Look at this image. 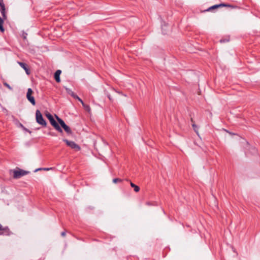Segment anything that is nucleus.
<instances>
[{
  "instance_id": "nucleus-1",
  "label": "nucleus",
  "mask_w": 260,
  "mask_h": 260,
  "mask_svg": "<svg viewBox=\"0 0 260 260\" xmlns=\"http://www.w3.org/2000/svg\"><path fill=\"white\" fill-rule=\"evenodd\" d=\"M45 115L47 118L49 119L51 124L55 128V129L58 132L62 133V129L59 126L57 122L55 120L52 115L49 113H47Z\"/></svg>"
},
{
  "instance_id": "nucleus-2",
  "label": "nucleus",
  "mask_w": 260,
  "mask_h": 260,
  "mask_svg": "<svg viewBox=\"0 0 260 260\" xmlns=\"http://www.w3.org/2000/svg\"><path fill=\"white\" fill-rule=\"evenodd\" d=\"M36 119L37 122L39 124L41 125L43 127L46 126L47 122L43 118V116L39 110H37L36 111Z\"/></svg>"
},
{
  "instance_id": "nucleus-3",
  "label": "nucleus",
  "mask_w": 260,
  "mask_h": 260,
  "mask_svg": "<svg viewBox=\"0 0 260 260\" xmlns=\"http://www.w3.org/2000/svg\"><path fill=\"white\" fill-rule=\"evenodd\" d=\"M55 116L57 121L60 124L61 126L64 129L66 132L69 135L71 134L72 132L70 127L65 123L62 119L58 117L57 115H55Z\"/></svg>"
},
{
  "instance_id": "nucleus-4",
  "label": "nucleus",
  "mask_w": 260,
  "mask_h": 260,
  "mask_svg": "<svg viewBox=\"0 0 260 260\" xmlns=\"http://www.w3.org/2000/svg\"><path fill=\"white\" fill-rule=\"evenodd\" d=\"M29 172L20 169H18V170H13V178L14 179H18L21 178V177L25 176L28 174Z\"/></svg>"
},
{
  "instance_id": "nucleus-5",
  "label": "nucleus",
  "mask_w": 260,
  "mask_h": 260,
  "mask_svg": "<svg viewBox=\"0 0 260 260\" xmlns=\"http://www.w3.org/2000/svg\"><path fill=\"white\" fill-rule=\"evenodd\" d=\"M223 7L231 8H232V9L237 8V7L236 6H233V5H230V4L221 3L220 4L215 5H214V6H212L209 7L208 9H207L206 10V11H210L212 10H213V9H217L218 8Z\"/></svg>"
},
{
  "instance_id": "nucleus-6",
  "label": "nucleus",
  "mask_w": 260,
  "mask_h": 260,
  "mask_svg": "<svg viewBox=\"0 0 260 260\" xmlns=\"http://www.w3.org/2000/svg\"><path fill=\"white\" fill-rule=\"evenodd\" d=\"M63 141L68 146L70 147L72 149L77 151H79L81 149L80 147L73 141H70L67 139H63Z\"/></svg>"
},
{
  "instance_id": "nucleus-7",
  "label": "nucleus",
  "mask_w": 260,
  "mask_h": 260,
  "mask_svg": "<svg viewBox=\"0 0 260 260\" xmlns=\"http://www.w3.org/2000/svg\"><path fill=\"white\" fill-rule=\"evenodd\" d=\"M33 93V91L31 88H28L27 89V92L26 93V98L27 100L31 103L32 105H36V101L35 98L33 96H32V94Z\"/></svg>"
},
{
  "instance_id": "nucleus-8",
  "label": "nucleus",
  "mask_w": 260,
  "mask_h": 260,
  "mask_svg": "<svg viewBox=\"0 0 260 260\" xmlns=\"http://www.w3.org/2000/svg\"><path fill=\"white\" fill-rule=\"evenodd\" d=\"M0 12L2 14V15L4 19H6L7 16H6V8H5V5L4 2V0H0Z\"/></svg>"
},
{
  "instance_id": "nucleus-9",
  "label": "nucleus",
  "mask_w": 260,
  "mask_h": 260,
  "mask_svg": "<svg viewBox=\"0 0 260 260\" xmlns=\"http://www.w3.org/2000/svg\"><path fill=\"white\" fill-rule=\"evenodd\" d=\"M10 233V230L8 228H3V226L0 224V234L9 235Z\"/></svg>"
},
{
  "instance_id": "nucleus-10",
  "label": "nucleus",
  "mask_w": 260,
  "mask_h": 260,
  "mask_svg": "<svg viewBox=\"0 0 260 260\" xmlns=\"http://www.w3.org/2000/svg\"><path fill=\"white\" fill-rule=\"evenodd\" d=\"M18 63L22 68H23L25 70L26 73L27 75H29L30 74L29 70L26 63L19 61L18 62Z\"/></svg>"
},
{
  "instance_id": "nucleus-11",
  "label": "nucleus",
  "mask_w": 260,
  "mask_h": 260,
  "mask_svg": "<svg viewBox=\"0 0 260 260\" xmlns=\"http://www.w3.org/2000/svg\"><path fill=\"white\" fill-rule=\"evenodd\" d=\"M61 73V71L59 70H57L55 73H54V77L55 80V81L57 83H59L60 82V75Z\"/></svg>"
},
{
  "instance_id": "nucleus-12",
  "label": "nucleus",
  "mask_w": 260,
  "mask_h": 260,
  "mask_svg": "<svg viewBox=\"0 0 260 260\" xmlns=\"http://www.w3.org/2000/svg\"><path fill=\"white\" fill-rule=\"evenodd\" d=\"M70 95L75 99L78 100L81 103H83V101L81 99H80L76 93L72 91L71 93H70Z\"/></svg>"
},
{
  "instance_id": "nucleus-13",
  "label": "nucleus",
  "mask_w": 260,
  "mask_h": 260,
  "mask_svg": "<svg viewBox=\"0 0 260 260\" xmlns=\"http://www.w3.org/2000/svg\"><path fill=\"white\" fill-rule=\"evenodd\" d=\"M81 104L86 111H87L88 112H90L91 109L89 105L85 104L83 102V103H81Z\"/></svg>"
},
{
  "instance_id": "nucleus-14",
  "label": "nucleus",
  "mask_w": 260,
  "mask_h": 260,
  "mask_svg": "<svg viewBox=\"0 0 260 260\" xmlns=\"http://www.w3.org/2000/svg\"><path fill=\"white\" fill-rule=\"evenodd\" d=\"M131 186L132 187L134 188V190L136 192H138L140 190V187L138 186L133 183V182H131Z\"/></svg>"
},
{
  "instance_id": "nucleus-15",
  "label": "nucleus",
  "mask_w": 260,
  "mask_h": 260,
  "mask_svg": "<svg viewBox=\"0 0 260 260\" xmlns=\"http://www.w3.org/2000/svg\"><path fill=\"white\" fill-rule=\"evenodd\" d=\"M3 24H4V20L0 17V30L2 32H4V31H5V29H4V28L3 27Z\"/></svg>"
},
{
  "instance_id": "nucleus-16",
  "label": "nucleus",
  "mask_w": 260,
  "mask_h": 260,
  "mask_svg": "<svg viewBox=\"0 0 260 260\" xmlns=\"http://www.w3.org/2000/svg\"><path fill=\"white\" fill-rule=\"evenodd\" d=\"M192 126L194 131H195V132L197 134H198V126L193 123L192 124Z\"/></svg>"
},
{
  "instance_id": "nucleus-17",
  "label": "nucleus",
  "mask_w": 260,
  "mask_h": 260,
  "mask_svg": "<svg viewBox=\"0 0 260 260\" xmlns=\"http://www.w3.org/2000/svg\"><path fill=\"white\" fill-rule=\"evenodd\" d=\"M3 85H4L5 87H6L7 88H8L9 90H13L12 87H11V86H10V85H9L8 83H7V82H4L3 83Z\"/></svg>"
},
{
  "instance_id": "nucleus-18",
  "label": "nucleus",
  "mask_w": 260,
  "mask_h": 260,
  "mask_svg": "<svg viewBox=\"0 0 260 260\" xmlns=\"http://www.w3.org/2000/svg\"><path fill=\"white\" fill-rule=\"evenodd\" d=\"M122 182V179H119V178H114L113 179V182L114 183H118V182Z\"/></svg>"
},
{
  "instance_id": "nucleus-19",
  "label": "nucleus",
  "mask_w": 260,
  "mask_h": 260,
  "mask_svg": "<svg viewBox=\"0 0 260 260\" xmlns=\"http://www.w3.org/2000/svg\"><path fill=\"white\" fill-rule=\"evenodd\" d=\"M52 168H43V169H38L37 170H36V171H38V170H46V171H48V170H51Z\"/></svg>"
},
{
  "instance_id": "nucleus-20",
  "label": "nucleus",
  "mask_w": 260,
  "mask_h": 260,
  "mask_svg": "<svg viewBox=\"0 0 260 260\" xmlns=\"http://www.w3.org/2000/svg\"><path fill=\"white\" fill-rule=\"evenodd\" d=\"M107 97L108 98V99H109V100H110V101L112 102V101H113V99H112V97H111V95H110L109 93H108L107 94Z\"/></svg>"
},
{
  "instance_id": "nucleus-21",
  "label": "nucleus",
  "mask_w": 260,
  "mask_h": 260,
  "mask_svg": "<svg viewBox=\"0 0 260 260\" xmlns=\"http://www.w3.org/2000/svg\"><path fill=\"white\" fill-rule=\"evenodd\" d=\"M27 34L26 33L23 32L22 35V37L24 39H25L26 38Z\"/></svg>"
},
{
  "instance_id": "nucleus-22",
  "label": "nucleus",
  "mask_w": 260,
  "mask_h": 260,
  "mask_svg": "<svg viewBox=\"0 0 260 260\" xmlns=\"http://www.w3.org/2000/svg\"><path fill=\"white\" fill-rule=\"evenodd\" d=\"M66 235V233L65 231L61 232V236L62 237H64Z\"/></svg>"
},
{
  "instance_id": "nucleus-23",
  "label": "nucleus",
  "mask_w": 260,
  "mask_h": 260,
  "mask_svg": "<svg viewBox=\"0 0 260 260\" xmlns=\"http://www.w3.org/2000/svg\"><path fill=\"white\" fill-rule=\"evenodd\" d=\"M146 204L147 205H148V206L152 205V203H150V202H146Z\"/></svg>"
},
{
  "instance_id": "nucleus-24",
  "label": "nucleus",
  "mask_w": 260,
  "mask_h": 260,
  "mask_svg": "<svg viewBox=\"0 0 260 260\" xmlns=\"http://www.w3.org/2000/svg\"><path fill=\"white\" fill-rule=\"evenodd\" d=\"M191 121L192 122H194L192 118H191Z\"/></svg>"
},
{
  "instance_id": "nucleus-25",
  "label": "nucleus",
  "mask_w": 260,
  "mask_h": 260,
  "mask_svg": "<svg viewBox=\"0 0 260 260\" xmlns=\"http://www.w3.org/2000/svg\"><path fill=\"white\" fill-rule=\"evenodd\" d=\"M220 42H224V41H222V40H220Z\"/></svg>"
}]
</instances>
